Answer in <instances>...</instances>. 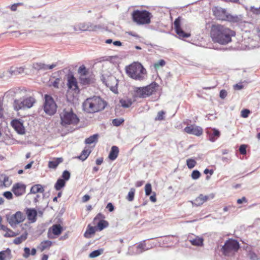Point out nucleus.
<instances>
[{"label":"nucleus","mask_w":260,"mask_h":260,"mask_svg":"<svg viewBox=\"0 0 260 260\" xmlns=\"http://www.w3.org/2000/svg\"><path fill=\"white\" fill-rule=\"evenodd\" d=\"M46 67H47V64H46L44 63L39 62V63H36L35 64H34V68L36 70H42L45 71V70H46Z\"/></svg>","instance_id":"obj_37"},{"label":"nucleus","mask_w":260,"mask_h":260,"mask_svg":"<svg viewBox=\"0 0 260 260\" xmlns=\"http://www.w3.org/2000/svg\"><path fill=\"white\" fill-rule=\"evenodd\" d=\"M120 103L123 108H129L133 103L131 99H127L120 100Z\"/></svg>","instance_id":"obj_35"},{"label":"nucleus","mask_w":260,"mask_h":260,"mask_svg":"<svg viewBox=\"0 0 260 260\" xmlns=\"http://www.w3.org/2000/svg\"><path fill=\"white\" fill-rule=\"evenodd\" d=\"M135 189L134 188H132L130 189V191L128 192V195L126 197V199L128 201H133L134 199Z\"/></svg>","instance_id":"obj_41"},{"label":"nucleus","mask_w":260,"mask_h":260,"mask_svg":"<svg viewBox=\"0 0 260 260\" xmlns=\"http://www.w3.org/2000/svg\"><path fill=\"white\" fill-rule=\"evenodd\" d=\"M65 184L66 181H64L62 179L59 178L55 184L54 187L56 190H59L61 188L65 186Z\"/></svg>","instance_id":"obj_33"},{"label":"nucleus","mask_w":260,"mask_h":260,"mask_svg":"<svg viewBox=\"0 0 260 260\" xmlns=\"http://www.w3.org/2000/svg\"><path fill=\"white\" fill-rule=\"evenodd\" d=\"M52 233L54 235H59L62 231V227L60 224H53L52 226Z\"/></svg>","instance_id":"obj_27"},{"label":"nucleus","mask_w":260,"mask_h":260,"mask_svg":"<svg viewBox=\"0 0 260 260\" xmlns=\"http://www.w3.org/2000/svg\"><path fill=\"white\" fill-rule=\"evenodd\" d=\"M151 17V14L146 10H136L132 14L133 21L139 25L149 24Z\"/></svg>","instance_id":"obj_5"},{"label":"nucleus","mask_w":260,"mask_h":260,"mask_svg":"<svg viewBox=\"0 0 260 260\" xmlns=\"http://www.w3.org/2000/svg\"><path fill=\"white\" fill-rule=\"evenodd\" d=\"M6 218L8 222L12 227L16 225V213L14 214H7Z\"/></svg>","instance_id":"obj_24"},{"label":"nucleus","mask_w":260,"mask_h":260,"mask_svg":"<svg viewBox=\"0 0 260 260\" xmlns=\"http://www.w3.org/2000/svg\"><path fill=\"white\" fill-rule=\"evenodd\" d=\"M106 208H107L110 212H112L114 209V206L111 203H109L107 204Z\"/></svg>","instance_id":"obj_61"},{"label":"nucleus","mask_w":260,"mask_h":260,"mask_svg":"<svg viewBox=\"0 0 260 260\" xmlns=\"http://www.w3.org/2000/svg\"><path fill=\"white\" fill-rule=\"evenodd\" d=\"M248 256L251 260H256L257 259L256 254L253 252L250 251L248 254Z\"/></svg>","instance_id":"obj_56"},{"label":"nucleus","mask_w":260,"mask_h":260,"mask_svg":"<svg viewBox=\"0 0 260 260\" xmlns=\"http://www.w3.org/2000/svg\"><path fill=\"white\" fill-rule=\"evenodd\" d=\"M106 103L100 97L94 96L87 98L82 104L83 110L88 113H94L104 110Z\"/></svg>","instance_id":"obj_2"},{"label":"nucleus","mask_w":260,"mask_h":260,"mask_svg":"<svg viewBox=\"0 0 260 260\" xmlns=\"http://www.w3.org/2000/svg\"><path fill=\"white\" fill-rule=\"evenodd\" d=\"M119 153V148L116 146H113L109 154V158L110 160H115L118 156Z\"/></svg>","instance_id":"obj_21"},{"label":"nucleus","mask_w":260,"mask_h":260,"mask_svg":"<svg viewBox=\"0 0 260 260\" xmlns=\"http://www.w3.org/2000/svg\"><path fill=\"white\" fill-rule=\"evenodd\" d=\"M63 161L62 157L55 158L53 160L48 162V168L50 169H56L58 165Z\"/></svg>","instance_id":"obj_22"},{"label":"nucleus","mask_w":260,"mask_h":260,"mask_svg":"<svg viewBox=\"0 0 260 260\" xmlns=\"http://www.w3.org/2000/svg\"><path fill=\"white\" fill-rule=\"evenodd\" d=\"M26 214L27 219L31 222H35L37 220V212L36 209L32 208H28L26 210Z\"/></svg>","instance_id":"obj_19"},{"label":"nucleus","mask_w":260,"mask_h":260,"mask_svg":"<svg viewBox=\"0 0 260 260\" xmlns=\"http://www.w3.org/2000/svg\"><path fill=\"white\" fill-rule=\"evenodd\" d=\"M25 185L17 183V196H21L25 192Z\"/></svg>","instance_id":"obj_32"},{"label":"nucleus","mask_w":260,"mask_h":260,"mask_svg":"<svg viewBox=\"0 0 260 260\" xmlns=\"http://www.w3.org/2000/svg\"><path fill=\"white\" fill-rule=\"evenodd\" d=\"M90 197L89 195L88 194H85L84 195L82 198V201L83 202V203H85L86 202H87L89 199H90Z\"/></svg>","instance_id":"obj_62"},{"label":"nucleus","mask_w":260,"mask_h":260,"mask_svg":"<svg viewBox=\"0 0 260 260\" xmlns=\"http://www.w3.org/2000/svg\"><path fill=\"white\" fill-rule=\"evenodd\" d=\"M60 81V80L59 78H56L53 82H52V85L54 87L58 88Z\"/></svg>","instance_id":"obj_57"},{"label":"nucleus","mask_w":260,"mask_h":260,"mask_svg":"<svg viewBox=\"0 0 260 260\" xmlns=\"http://www.w3.org/2000/svg\"><path fill=\"white\" fill-rule=\"evenodd\" d=\"M118 80L113 76H109L106 79L105 84L113 92L117 91Z\"/></svg>","instance_id":"obj_14"},{"label":"nucleus","mask_w":260,"mask_h":260,"mask_svg":"<svg viewBox=\"0 0 260 260\" xmlns=\"http://www.w3.org/2000/svg\"><path fill=\"white\" fill-rule=\"evenodd\" d=\"M240 153L242 155H245L246 154V145L244 144H242L240 145L239 149Z\"/></svg>","instance_id":"obj_50"},{"label":"nucleus","mask_w":260,"mask_h":260,"mask_svg":"<svg viewBox=\"0 0 260 260\" xmlns=\"http://www.w3.org/2000/svg\"><path fill=\"white\" fill-rule=\"evenodd\" d=\"M174 28L176 34L180 38H188L190 37V34L185 32L181 28V17H178L174 22Z\"/></svg>","instance_id":"obj_13"},{"label":"nucleus","mask_w":260,"mask_h":260,"mask_svg":"<svg viewBox=\"0 0 260 260\" xmlns=\"http://www.w3.org/2000/svg\"><path fill=\"white\" fill-rule=\"evenodd\" d=\"M4 196L8 200L13 198V194L10 191H6L3 194Z\"/></svg>","instance_id":"obj_55"},{"label":"nucleus","mask_w":260,"mask_h":260,"mask_svg":"<svg viewBox=\"0 0 260 260\" xmlns=\"http://www.w3.org/2000/svg\"><path fill=\"white\" fill-rule=\"evenodd\" d=\"M95 228L89 225L84 234V236L86 238H90L91 237V235H93L95 233Z\"/></svg>","instance_id":"obj_28"},{"label":"nucleus","mask_w":260,"mask_h":260,"mask_svg":"<svg viewBox=\"0 0 260 260\" xmlns=\"http://www.w3.org/2000/svg\"><path fill=\"white\" fill-rule=\"evenodd\" d=\"M25 133V129L20 119H17V134L23 135Z\"/></svg>","instance_id":"obj_34"},{"label":"nucleus","mask_w":260,"mask_h":260,"mask_svg":"<svg viewBox=\"0 0 260 260\" xmlns=\"http://www.w3.org/2000/svg\"><path fill=\"white\" fill-rule=\"evenodd\" d=\"M43 109L44 112L49 115H53L56 112L57 105L51 96L45 95Z\"/></svg>","instance_id":"obj_8"},{"label":"nucleus","mask_w":260,"mask_h":260,"mask_svg":"<svg viewBox=\"0 0 260 260\" xmlns=\"http://www.w3.org/2000/svg\"><path fill=\"white\" fill-rule=\"evenodd\" d=\"M197 165L196 161L192 158H189L186 160V165L188 169H191L193 168Z\"/></svg>","instance_id":"obj_38"},{"label":"nucleus","mask_w":260,"mask_h":260,"mask_svg":"<svg viewBox=\"0 0 260 260\" xmlns=\"http://www.w3.org/2000/svg\"><path fill=\"white\" fill-rule=\"evenodd\" d=\"M207 133L209 136V140L212 142L215 141L220 135V132L216 128L208 130Z\"/></svg>","instance_id":"obj_18"},{"label":"nucleus","mask_w":260,"mask_h":260,"mask_svg":"<svg viewBox=\"0 0 260 260\" xmlns=\"http://www.w3.org/2000/svg\"><path fill=\"white\" fill-rule=\"evenodd\" d=\"M190 242L192 245L199 246L203 245V239L201 238L196 237L194 239L190 240Z\"/></svg>","instance_id":"obj_36"},{"label":"nucleus","mask_w":260,"mask_h":260,"mask_svg":"<svg viewBox=\"0 0 260 260\" xmlns=\"http://www.w3.org/2000/svg\"><path fill=\"white\" fill-rule=\"evenodd\" d=\"M136 250L135 251L131 249L130 247L128 249V251L127 252V255H138L142 253L144 251H147L151 248V247H147L145 243V240L140 242L136 247Z\"/></svg>","instance_id":"obj_11"},{"label":"nucleus","mask_w":260,"mask_h":260,"mask_svg":"<svg viewBox=\"0 0 260 260\" xmlns=\"http://www.w3.org/2000/svg\"><path fill=\"white\" fill-rule=\"evenodd\" d=\"M105 218V216L101 213H98L97 215L94 217V220H103V218Z\"/></svg>","instance_id":"obj_60"},{"label":"nucleus","mask_w":260,"mask_h":260,"mask_svg":"<svg viewBox=\"0 0 260 260\" xmlns=\"http://www.w3.org/2000/svg\"><path fill=\"white\" fill-rule=\"evenodd\" d=\"M15 236V233L13 232L12 230L10 229H8L6 231V233L4 235V236L6 237H12Z\"/></svg>","instance_id":"obj_52"},{"label":"nucleus","mask_w":260,"mask_h":260,"mask_svg":"<svg viewBox=\"0 0 260 260\" xmlns=\"http://www.w3.org/2000/svg\"><path fill=\"white\" fill-rule=\"evenodd\" d=\"M201 176V173L198 170H193L191 173V177L192 179L196 180Z\"/></svg>","instance_id":"obj_45"},{"label":"nucleus","mask_w":260,"mask_h":260,"mask_svg":"<svg viewBox=\"0 0 260 260\" xmlns=\"http://www.w3.org/2000/svg\"><path fill=\"white\" fill-rule=\"evenodd\" d=\"M227 96V91L222 89L220 91L219 96L221 99H224Z\"/></svg>","instance_id":"obj_58"},{"label":"nucleus","mask_w":260,"mask_h":260,"mask_svg":"<svg viewBox=\"0 0 260 260\" xmlns=\"http://www.w3.org/2000/svg\"><path fill=\"white\" fill-rule=\"evenodd\" d=\"M251 11L255 14H260V7L256 8L254 7H251Z\"/></svg>","instance_id":"obj_59"},{"label":"nucleus","mask_w":260,"mask_h":260,"mask_svg":"<svg viewBox=\"0 0 260 260\" xmlns=\"http://www.w3.org/2000/svg\"><path fill=\"white\" fill-rule=\"evenodd\" d=\"M239 248V242L236 240L230 239L225 241L221 250L225 255H229L231 252L237 251Z\"/></svg>","instance_id":"obj_9"},{"label":"nucleus","mask_w":260,"mask_h":260,"mask_svg":"<svg viewBox=\"0 0 260 260\" xmlns=\"http://www.w3.org/2000/svg\"><path fill=\"white\" fill-rule=\"evenodd\" d=\"M166 64V61L164 59H160L154 64V67L155 69H158L160 67H162Z\"/></svg>","instance_id":"obj_42"},{"label":"nucleus","mask_w":260,"mask_h":260,"mask_svg":"<svg viewBox=\"0 0 260 260\" xmlns=\"http://www.w3.org/2000/svg\"><path fill=\"white\" fill-rule=\"evenodd\" d=\"M103 250L102 249L94 250L89 254V256L90 258H95L101 255L103 252Z\"/></svg>","instance_id":"obj_40"},{"label":"nucleus","mask_w":260,"mask_h":260,"mask_svg":"<svg viewBox=\"0 0 260 260\" xmlns=\"http://www.w3.org/2000/svg\"><path fill=\"white\" fill-rule=\"evenodd\" d=\"M98 134H94L92 136H90L89 138H86L85 140V143L87 144H91L93 143H96L98 142Z\"/></svg>","instance_id":"obj_30"},{"label":"nucleus","mask_w":260,"mask_h":260,"mask_svg":"<svg viewBox=\"0 0 260 260\" xmlns=\"http://www.w3.org/2000/svg\"><path fill=\"white\" fill-rule=\"evenodd\" d=\"M100 25H94L90 22H83L78 24V29L81 31H96L101 29Z\"/></svg>","instance_id":"obj_12"},{"label":"nucleus","mask_w":260,"mask_h":260,"mask_svg":"<svg viewBox=\"0 0 260 260\" xmlns=\"http://www.w3.org/2000/svg\"><path fill=\"white\" fill-rule=\"evenodd\" d=\"M125 70L128 76L136 80H143L146 75V69L139 62H134L127 66Z\"/></svg>","instance_id":"obj_3"},{"label":"nucleus","mask_w":260,"mask_h":260,"mask_svg":"<svg viewBox=\"0 0 260 260\" xmlns=\"http://www.w3.org/2000/svg\"><path fill=\"white\" fill-rule=\"evenodd\" d=\"M165 112L164 111H160L158 112L156 117L155 118V120H162L164 119V115Z\"/></svg>","instance_id":"obj_47"},{"label":"nucleus","mask_w":260,"mask_h":260,"mask_svg":"<svg viewBox=\"0 0 260 260\" xmlns=\"http://www.w3.org/2000/svg\"><path fill=\"white\" fill-rule=\"evenodd\" d=\"M52 243V242L49 240L43 241L41 243L39 248L41 251H43L45 249L49 248L51 246Z\"/></svg>","instance_id":"obj_29"},{"label":"nucleus","mask_w":260,"mask_h":260,"mask_svg":"<svg viewBox=\"0 0 260 260\" xmlns=\"http://www.w3.org/2000/svg\"><path fill=\"white\" fill-rule=\"evenodd\" d=\"M25 217L23 214L20 211H17V223L23 221Z\"/></svg>","instance_id":"obj_51"},{"label":"nucleus","mask_w":260,"mask_h":260,"mask_svg":"<svg viewBox=\"0 0 260 260\" xmlns=\"http://www.w3.org/2000/svg\"><path fill=\"white\" fill-rule=\"evenodd\" d=\"M209 199V196H204L202 194H200V196L197 197L193 202H191L192 205H195L196 206H199L202 205L204 202L207 201Z\"/></svg>","instance_id":"obj_20"},{"label":"nucleus","mask_w":260,"mask_h":260,"mask_svg":"<svg viewBox=\"0 0 260 260\" xmlns=\"http://www.w3.org/2000/svg\"><path fill=\"white\" fill-rule=\"evenodd\" d=\"M239 19L237 16H233L230 14H228L226 21H229L233 22H237L239 21Z\"/></svg>","instance_id":"obj_43"},{"label":"nucleus","mask_w":260,"mask_h":260,"mask_svg":"<svg viewBox=\"0 0 260 260\" xmlns=\"http://www.w3.org/2000/svg\"><path fill=\"white\" fill-rule=\"evenodd\" d=\"M184 131L190 135L200 136L203 134V129L196 125H190L185 127Z\"/></svg>","instance_id":"obj_16"},{"label":"nucleus","mask_w":260,"mask_h":260,"mask_svg":"<svg viewBox=\"0 0 260 260\" xmlns=\"http://www.w3.org/2000/svg\"><path fill=\"white\" fill-rule=\"evenodd\" d=\"M10 184L11 182L8 177L5 175H0V187L8 186Z\"/></svg>","instance_id":"obj_26"},{"label":"nucleus","mask_w":260,"mask_h":260,"mask_svg":"<svg viewBox=\"0 0 260 260\" xmlns=\"http://www.w3.org/2000/svg\"><path fill=\"white\" fill-rule=\"evenodd\" d=\"M90 153L91 150L85 148V149L82 151L81 155L78 156V158L84 161L87 158Z\"/></svg>","instance_id":"obj_31"},{"label":"nucleus","mask_w":260,"mask_h":260,"mask_svg":"<svg viewBox=\"0 0 260 260\" xmlns=\"http://www.w3.org/2000/svg\"><path fill=\"white\" fill-rule=\"evenodd\" d=\"M78 73L79 74V82L82 85H88L94 82V76L84 65L79 68Z\"/></svg>","instance_id":"obj_7"},{"label":"nucleus","mask_w":260,"mask_h":260,"mask_svg":"<svg viewBox=\"0 0 260 260\" xmlns=\"http://www.w3.org/2000/svg\"><path fill=\"white\" fill-rule=\"evenodd\" d=\"M70 176V173L68 171L65 170L63 172L62 174V177L63 178V180H64V181L69 180Z\"/></svg>","instance_id":"obj_48"},{"label":"nucleus","mask_w":260,"mask_h":260,"mask_svg":"<svg viewBox=\"0 0 260 260\" xmlns=\"http://www.w3.org/2000/svg\"><path fill=\"white\" fill-rule=\"evenodd\" d=\"M44 189L41 184H36L33 185L30 189V193L36 194L38 192L43 193Z\"/></svg>","instance_id":"obj_25"},{"label":"nucleus","mask_w":260,"mask_h":260,"mask_svg":"<svg viewBox=\"0 0 260 260\" xmlns=\"http://www.w3.org/2000/svg\"><path fill=\"white\" fill-rule=\"evenodd\" d=\"M30 90L22 87L17 88V94L23 98L20 103L17 102V110L18 109H29L31 108L36 103L35 99L30 95Z\"/></svg>","instance_id":"obj_4"},{"label":"nucleus","mask_w":260,"mask_h":260,"mask_svg":"<svg viewBox=\"0 0 260 260\" xmlns=\"http://www.w3.org/2000/svg\"><path fill=\"white\" fill-rule=\"evenodd\" d=\"M124 122V119L122 118H115L113 120L112 123L114 126H119Z\"/></svg>","instance_id":"obj_46"},{"label":"nucleus","mask_w":260,"mask_h":260,"mask_svg":"<svg viewBox=\"0 0 260 260\" xmlns=\"http://www.w3.org/2000/svg\"><path fill=\"white\" fill-rule=\"evenodd\" d=\"M68 86L69 89H72L75 92L79 91L76 79L73 76L68 78Z\"/></svg>","instance_id":"obj_17"},{"label":"nucleus","mask_w":260,"mask_h":260,"mask_svg":"<svg viewBox=\"0 0 260 260\" xmlns=\"http://www.w3.org/2000/svg\"><path fill=\"white\" fill-rule=\"evenodd\" d=\"M108 225V223L104 220H101L98 223V228L100 231L103 230Z\"/></svg>","instance_id":"obj_39"},{"label":"nucleus","mask_w":260,"mask_h":260,"mask_svg":"<svg viewBox=\"0 0 260 260\" xmlns=\"http://www.w3.org/2000/svg\"><path fill=\"white\" fill-rule=\"evenodd\" d=\"M24 253L23 256L25 258H27L30 254V249L28 247H25L24 249Z\"/></svg>","instance_id":"obj_54"},{"label":"nucleus","mask_w":260,"mask_h":260,"mask_svg":"<svg viewBox=\"0 0 260 260\" xmlns=\"http://www.w3.org/2000/svg\"><path fill=\"white\" fill-rule=\"evenodd\" d=\"M156 85V83H154L145 87H137L135 91L137 96L144 98L151 95L155 91Z\"/></svg>","instance_id":"obj_10"},{"label":"nucleus","mask_w":260,"mask_h":260,"mask_svg":"<svg viewBox=\"0 0 260 260\" xmlns=\"http://www.w3.org/2000/svg\"><path fill=\"white\" fill-rule=\"evenodd\" d=\"M61 124L62 125L70 124H77L79 121V119L72 109H64L60 114Z\"/></svg>","instance_id":"obj_6"},{"label":"nucleus","mask_w":260,"mask_h":260,"mask_svg":"<svg viewBox=\"0 0 260 260\" xmlns=\"http://www.w3.org/2000/svg\"><path fill=\"white\" fill-rule=\"evenodd\" d=\"M11 257V251L9 248L0 252V260H9Z\"/></svg>","instance_id":"obj_23"},{"label":"nucleus","mask_w":260,"mask_h":260,"mask_svg":"<svg viewBox=\"0 0 260 260\" xmlns=\"http://www.w3.org/2000/svg\"><path fill=\"white\" fill-rule=\"evenodd\" d=\"M27 234L25 233L20 237H17V244L21 243L27 238Z\"/></svg>","instance_id":"obj_49"},{"label":"nucleus","mask_w":260,"mask_h":260,"mask_svg":"<svg viewBox=\"0 0 260 260\" xmlns=\"http://www.w3.org/2000/svg\"><path fill=\"white\" fill-rule=\"evenodd\" d=\"M145 190L146 196H148L150 195L152 192V187L150 183H147L146 184L145 187Z\"/></svg>","instance_id":"obj_44"},{"label":"nucleus","mask_w":260,"mask_h":260,"mask_svg":"<svg viewBox=\"0 0 260 260\" xmlns=\"http://www.w3.org/2000/svg\"><path fill=\"white\" fill-rule=\"evenodd\" d=\"M234 89L236 90H240L243 88V85L236 84L234 86Z\"/></svg>","instance_id":"obj_64"},{"label":"nucleus","mask_w":260,"mask_h":260,"mask_svg":"<svg viewBox=\"0 0 260 260\" xmlns=\"http://www.w3.org/2000/svg\"><path fill=\"white\" fill-rule=\"evenodd\" d=\"M250 113V111L248 109H244L241 111V116L243 118H247Z\"/></svg>","instance_id":"obj_53"},{"label":"nucleus","mask_w":260,"mask_h":260,"mask_svg":"<svg viewBox=\"0 0 260 260\" xmlns=\"http://www.w3.org/2000/svg\"><path fill=\"white\" fill-rule=\"evenodd\" d=\"M213 15L217 19L220 20H226L228 14L226 10L220 7H215L212 9Z\"/></svg>","instance_id":"obj_15"},{"label":"nucleus","mask_w":260,"mask_h":260,"mask_svg":"<svg viewBox=\"0 0 260 260\" xmlns=\"http://www.w3.org/2000/svg\"><path fill=\"white\" fill-rule=\"evenodd\" d=\"M210 35L213 42L226 45L232 41V37L234 36L235 33L223 25L214 24L211 27Z\"/></svg>","instance_id":"obj_1"},{"label":"nucleus","mask_w":260,"mask_h":260,"mask_svg":"<svg viewBox=\"0 0 260 260\" xmlns=\"http://www.w3.org/2000/svg\"><path fill=\"white\" fill-rule=\"evenodd\" d=\"M247 200L246 198L244 197H242L241 199H239L237 200V202L238 204H240L243 202H246Z\"/></svg>","instance_id":"obj_63"}]
</instances>
